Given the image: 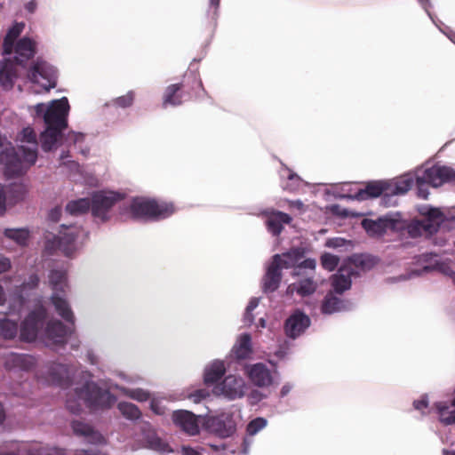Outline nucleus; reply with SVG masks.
<instances>
[{"instance_id": "f257e3e1", "label": "nucleus", "mask_w": 455, "mask_h": 455, "mask_svg": "<svg viewBox=\"0 0 455 455\" xmlns=\"http://www.w3.org/2000/svg\"><path fill=\"white\" fill-rule=\"evenodd\" d=\"M115 400L108 390L102 389L93 382H86L68 394L66 406L71 413L79 414L83 403L91 410H97L109 408Z\"/></svg>"}, {"instance_id": "f03ea898", "label": "nucleus", "mask_w": 455, "mask_h": 455, "mask_svg": "<svg viewBox=\"0 0 455 455\" xmlns=\"http://www.w3.org/2000/svg\"><path fill=\"white\" fill-rule=\"evenodd\" d=\"M69 104L67 98L53 100L44 115L45 130L40 134L42 149L45 152L52 150L60 139L62 132L68 126V113Z\"/></svg>"}, {"instance_id": "7ed1b4c3", "label": "nucleus", "mask_w": 455, "mask_h": 455, "mask_svg": "<svg viewBox=\"0 0 455 455\" xmlns=\"http://www.w3.org/2000/svg\"><path fill=\"white\" fill-rule=\"evenodd\" d=\"M419 212L422 219L412 220L407 227L410 236L413 238L423 235L427 237L439 230L450 229V224L454 221L453 217L446 218L437 208L421 206Z\"/></svg>"}, {"instance_id": "20e7f679", "label": "nucleus", "mask_w": 455, "mask_h": 455, "mask_svg": "<svg viewBox=\"0 0 455 455\" xmlns=\"http://www.w3.org/2000/svg\"><path fill=\"white\" fill-rule=\"evenodd\" d=\"M130 212L134 219L159 220L172 216L175 212V206L170 202L135 197L130 204Z\"/></svg>"}, {"instance_id": "39448f33", "label": "nucleus", "mask_w": 455, "mask_h": 455, "mask_svg": "<svg viewBox=\"0 0 455 455\" xmlns=\"http://www.w3.org/2000/svg\"><path fill=\"white\" fill-rule=\"evenodd\" d=\"M58 235H52L46 237L44 242V252L45 254L52 256L60 251L64 256L71 258L74 256L77 250L76 240L83 233L81 227L70 226L64 227Z\"/></svg>"}, {"instance_id": "423d86ee", "label": "nucleus", "mask_w": 455, "mask_h": 455, "mask_svg": "<svg viewBox=\"0 0 455 455\" xmlns=\"http://www.w3.org/2000/svg\"><path fill=\"white\" fill-rule=\"evenodd\" d=\"M36 159L37 152L35 149L20 146L17 150L13 148L9 152L4 160H0V164H4V175L11 179L24 175Z\"/></svg>"}, {"instance_id": "0eeeda50", "label": "nucleus", "mask_w": 455, "mask_h": 455, "mask_svg": "<svg viewBox=\"0 0 455 455\" xmlns=\"http://www.w3.org/2000/svg\"><path fill=\"white\" fill-rule=\"evenodd\" d=\"M28 79L42 86L45 91L55 88L58 81V70L42 58L34 60L27 71Z\"/></svg>"}, {"instance_id": "6e6552de", "label": "nucleus", "mask_w": 455, "mask_h": 455, "mask_svg": "<svg viewBox=\"0 0 455 455\" xmlns=\"http://www.w3.org/2000/svg\"><path fill=\"white\" fill-rule=\"evenodd\" d=\"M124 196L114 191H98L95 192L91 201V210L94 217L100 219L102 221L109 220V212L112 207L118 202L122 201Z\"/></svg>"}, {"instance_id": "1a4fd4ad", "label": "nucleus", "mask_w": 455, "mask_h": 455, "mask_svg": "<svg viewBox=\"0 0 455 455\" xmlns=\"http://www.w3.org/2000/svg\"><path fill=\"white\" fill-rule=\"evenodd\" d=\"M47 318V310L40 306L32 310L20 324V339L23 341H34Z\"/></svg>"}, {"instance_id": "9d476101", "label": "nucleus", "mask_w": 455, "mask_h": 455, "mask_svg": "<svg viewBox=\"0 0 455 455\" xmlns=\"http://www.w3.org/2000/svg\"><path fill=\"white\" fill-rule=\"evenodd\" d=\"M305 249L302 247H293L288 251L279 254L281 256L280 267L283 268H315V260L313 259H306Z\"/></svg>"}, {"instance_id": "9b49d317", "label": "nucleus", "mask_w": 455, "mask_h": 455, "mask_svg": "<svg viewBox=\"0 0 455 455\" xmlns=\"http://www.w3.org/2000/svg\"><path fill=\"white\" fill-rule=\"evenodd\" d=\"M244 380L235 375L225 377L223 381L213 387L216 395H224L229 400L240 398L244 395Z\"/></svg>"}, {"instance_id": "f8f14e48", "label": "nucleus", "mask_w": 455, "mask_h": 455, "mask_svg": "<svg viewBox=\"0 0 455 455\" xmlns=\"http://www.w3.org/2000/svg\"><path fill=\"white\" fill-rule=\"evenodd\" d=\"M455 175L451 168L446 166L433 164L431 167H426L416 176L419 180L427 181L430 186L437 188L442 186Z\"/></svg>"}, {"instance_id": "ddd939ff", "label": "nucleus", "mask_w": 455, "mask_h": 455, "mask_svg": "<svg viewBox=\"0 0 455 455\" xmlns=\"http://www.w3.org/2000/svg\"><path fill=\"white\" fill-rule=\"evenodd\" d=\"M310 318L299 310L292 313L284 323V332L287 337L296 339L310 326Z\"/></svg>"}, {"instance_id": "4468645a", "label": "nucleus", "mask_w": 455, "mask_h": 455, "mask_svg": "<svg viewBox=\"0 0 455 455\" xmlns=\"http://www.w3.org/2000/svg\"><path fill=\"white\" fill-rule=\"evenodd\" d=\"M280 259L281 256L275 254L267 268V272L263 277V290L265 292H273L279 288L282 280Z\"/></svg>"}, {"instance_id": "2eb2a0df", "label": "nucleus", "mask_w": 455, "mask_h": 455, "mask_svg": "<svg viewBox=\"0 0 455 455\" xmlns=\"http://www.w3.org/2000/svg\"><path fill=\"white\" fill-rule=\"evenodd\" d=\"M209 428L218 436L226 438L235 431V422L230 414L222 413L208 420Z\"/></svg>"}, {"instance_id": "dca6fc26", "label": "nucleus", "mask_w": 455, "mask_h": 455, "mask_svg": "<svg viewBox=\"0 0 455 455\" xmlns=\"http://www.w3.org/2000/svg\"><path fill=\"white\" fill-rule=\"evenodd\" d=\"M16 53L14 62L22 67L36 53V43L29 37L24 36L20 39L13 46Z\"/></svg>"}, {"instance_id": "f3484780", "label": "nucleus", "mask_w": 455, "mask_h": 455, "mask_svg": "<svg viewBox=\"0 0 455 455\" xmlns=\"http://www.w3.org/2000/svg\"><path fill=\"white\" fill-rule=\"evenodd\" d=\"M172 420L176 426L189 435H196L199 433L198 419L188 411L180 410L173 411Z\"/></svg>"}, {"instance_id": "a211bd4d", "label": "nucleus", "mask_w": 455, "mask_h": 455, "mask_svg": "<svg viewBox=\"0 0 455 455\" xmlns=\"http://www.w3.org/2000/svg\"><path fill=\"white\" fill-rule=\"evenodd\" d=\"M48 380L54 385L67 387L71 384L68 367L59 363H51L47 366Z\"/></svg>"}, {"instance_id": "6ab92c4d", "label": "nucleus", "mask_w": 455, "mask_h": 455, "mask_svg": "<svg viewBox=\"0 0 455 455\" xmlns=\"http://www.w3.org/2000/svg\"><path fill=\"white\" fill-rule=\"evenodd\" d=\"M248 376L251 382L259 387L271 385L273 380L270 371L261 363L251 365L248 370Z\"/></svg>"}, {"instance_id": "aec40b11", "label": "nucleus", "mask_w": 455, "mask_h": 455, "mask_svg": "<svg viewBox=\"0 0 455 455\" xmlns=\"http://www.w3.org/2000/svg\"><path fill=\"white\" fill-rule=\"evenodd\" d=\"M186 84L184 83L173 84L167 86L163 94V107L180 106L183 102Z\"/></svg>"}, {"instance_id": "412c9836", "label": "nucleus", "mask_w": 455, "mask_h": 455, "mask_svg": "<svg viewBox=\"0 0 455 455\" xmlns=\"http://www.w3.org/2000/svg\"><path fill=\"white\" fill-rule=\"evenodd\" d=\"M68 334V327L60 320L49 321L45 327V336L55 344H64Z\"/></svg>"}, {"instance_id": "4be33fe9", "label": "nucleus", "mask_w": 455, "mask_h": 455, "mask_svg": "<svg viewBox=\"0 0 455 455\" xmlns=\"http://www.w3.org/2000/svg\"><path fill=\"white\" fill-rule=\"evenodd\" d=\"M414 182L415 177L410 173L387 181V194L389 196L404 195L412 188Z\"/></svg>"}, {"instance_id": "5701e85b", "label": "nucleus", "mask_w": 455, "mask_h": 455, "mask_svg": "<svg viewBox=\"0 0 455 455\" xmlns=\"http://www.w3.org/2000/svg\"><path fill=\"white\" fill-rule=\"evenodd\" d=\"M291 221V217L289 214L277 211L267 216L266 225L273 235H279L283 229V224H289Z\"/></svg>"}, {"instance_id": "b1692460", "label": "nucleus", "mask_w": 455, "mask_h": 455, "mask_svg": "<svg viewBox=\"0 0 455 455\" xmlns=\"http://www.w3.org/2000/svg\"><path fill=\"white\" fill-rule=\"evenodd\" d=\"M72 428L76 435L84 436L89 443H105L104 436L100 433L93 430V428L88 424H85L78 420H75L72 422Z\"/></svg>"}, {"instance_id": "393cba45", "label": "nucleus", "mask_w": 455, "mask_h": 455, "mask_svg": "<svg viewBox=\"0 0 455 455\" xmlns=\"http://www.w3.org/2000/svg\"><path fill=\"white\" fill-rule=\"evenodd\" d=\"M381 195L389 196L387 194V181H373L368 183L364 189L358 191L356 197L364 200L369 197H378Z\"/></svg>"}, {"instance_id": "a878e982", "label": "nucleus", "mask_w": 455, "mask_h": 455, "mask_svg": "<svg viewBox=\"0 0 455 455\" xmlns=\"http://www.w3.org/2000/svg\"><path fill=\"white\" fill-rule=\"evenodd\" d=\"M25 24L23 22H15L7 31L3 42V55H10L13 52V46L17 38L20 36Z\"/></svg>"}, {"instance_id": "bb28decb", "label": "nucleus", "mask_w": 455, "mask_h": 455, "mask_svg": "<svg viewBox=\"0 0 455 455\" xmlns=\"http://www.w3.org/2000/svg\"><path fill=\"white\" fill-rule=\"evenodd\" d=\"M51 300L58 315L61 316L67 323L74 324L75 315L70 308L68 302L56 292L52 295Z\"/></svg>"}, {"instance_id": "cd10ccee", "label": "nucleus", "mask_w": 455, "mask_h": 455, "mask_svg": "<svg viewBox=\"0 0 455 455\" xmlns=\"http://www.w3.org/2000/svg\"><path fill=\"white\" fill-rule=\"evenodd\" d=\"M346 309H347V303L340 298L335 296L331 291L326 294L321 306L322 313L328 315Z\"/></svg>"}, {"instance_id": "c85d7f7f", "label": "nucleus", "mask_w": 455, "mask_h": 455, "mask_svg": "<svg viewBox=\"0 0 455 455\" xmlns=\"http://www.w3.org/2000/svg\"><path fill=\"white\" fill-rule=\"evenodd\" d=\"M435 408L439 415L440 421L444 425L455 423V397L451 398L449 403L438 402Z\"/></svg>"}, {"instance_id": "c756f323", "label": "nucleus", "mask_w": 455, "mask_h": 455, "mask_svg": "<svg viewBox=\"0 0 455 455\" xmlns=\"http://www.w3.org/2000/svg\"><path fill=\"white\" fill-rule=\"evenodd\" d=\"M353 272L349 269L339 268L338 273L332 276L331 285L335 292L342 294L351 287V275Z\"/></svg>"}, {"instance_id": "7c9ffc66", "label": "nucleus", "mask_w": 455, "mask_h": 455, "mask_svg": "<svg viewBox=\"0 0 455 455\" xmlns=\"http://www.w3.org/2000/svg\"><path fill=\"white\" fill-rule=\"evenodd\" d=\"M16 76L15 63L10 60H4L0 66V84L4 87L12 88Z\"/></svg>"}, {"instance_id": "2f4dec72", "label": "nucleus", "mask_w": 455, "mask_h": 455, "mask_svg": "<svg viewBox=\"0 0 455 455\" xmlns=\"http://www.w3.org/2000/svg\"><path fill=\"white\" fill-rule=\"evenodd\" d=\"M316 283L312 278H304L298 283H291L288 286V291L296 292L301 297L313 294L316 290Z\"/></svg>"}, {"instance_id": "473e14b6", "label": "nucleus", "mask_w": 455, "mask_h": 455, "mask_svg": "<svg viewBox=\"0 0 455 455\" xmlns=\"http://www.w3.org/2000/svg\"><path fill=\"white\" fill-rule=\"evenodd\" d=\"M226 368L223 362L216 361L212 363L204 372V382L207 385L214 384L219 381L225 374Z\"/></svg>"}, {"instance_id": "72a5a7b5", "label": "nucleus", "mask_w": 455, "mask_h": 455, "mask_svg": "<svg viewBox=\"0 0 455 455\" xmlns=\"http://www.w3.org/2000/svg\"><path fill=\"white\" fill-rule=\"evenodd\" d=\"M251 339L248 333L242 334L233 352L237 359H246L251 353Z\"/></svg>"}, {"instance_id": "f704fd0d", "label": "nucleus", "mask_w": 455, "mask_h": 455, "mask_svg": "<svg viewBox=\"0 0 455 455\" xmlns=\"http://www.w3.org/2000/svg\"><path fill=\"white\" fill-rule=\"evenodd\" d=\"M19 330L18 320H11L4 315L0 318V336L4 339H12Z\"/></svg>"}, {"instance_id": "c9c22d12", "label": "nucleus", "mask_w": 455, "mask_h": 455, "mask_svg": "<svg viewBox=\"0 0 455 455\" xmlns=\"http://www.w3.org/2000/svg\"><path fill=\"white\" fill-rule=\"evenodd\" d=\"M91 209V201L89 198H80L70 201L67 204L65 210L72 216H79L89 212Z\"/></svg>"}, {"instance_id": "e433bc0d", "label": "nucleus", "mask_w": 455, "mask_h": 455, "mask_svg": "<svg viewBox=\"0 0 455 455\" xmlns=\"http://www.w3.org/2000/svg\"><path fill=\"white\" fill-rule=\"evenodd\" d=\"M4 235L20 246L25 247L28 244L29 230L28 228H5Z\"/></svg>"}, {"instance_id": "4c0bfd02", "label": "nucleus", "mask_w": 455, "mask_h": 455, "mask_svg": "<svg viewBox=\"0 0 455 455\" xmlns=\"http://www.w3.org/2000/svg\"><path fill=\"white\" fill-rule=\"evenodd\" d=\"M362 226L367 233L379 235L386 232L387 228L389 226V221L382 219L377 220L364 219L362 221Z\"/></svg>"}, {"instance_id": "58836bf2", "label": "nucleus", "mask_w": 455, "mask_h": 455, "mask_svg": "<svg viewBox=\"0 0 455 455\" xmlns=\"http://www.w3.org/2000/svg\"><path fill=\"white\" fill-rule=\"evenodd\" d=\"M49 282L54 292H65L67 274L65 271L53 269L50 272Z\"/></svg>"}, {"instance_id": "ea45409f", "label": "nucleus", "mask_w": 455, "mask_h": 455, "mask_svg": "<svg viewBox=\"0 0 455 455\" xmlns=\"http://www.w3.org/2000/svg\"><path fill=\"white\" fill-rule=\"evenodd\" d=\"M27 193L28 188L23 183H13L10 186L8 190L9 199L13 204L23 200Z\"/></svg>"}, {"instance_id": "a19ab883", "label": "nucleus", "mask_w": 455, "mask_h": 455, "mask_svg": "<svg viewBox=\"0 0 455 455\" xmlns=\"http://www.w3.org/2000/svg\"><path fill=\"white\" fill-rule=\"evenodd\" d=\"M118 409L129 419H138L141 416L140 409L131 403L121 402L118 403Z\"/></svg>"}, {"instance_id": "79ce46f5", "label": "nucleus", "mask_w": 455, "mask_h": 455, "mask_svg": "<svg viewBox=\"0 0 455 455\" xmlns=\"http://www.w3.org/2000/svg\"><path fill=\"white\" fill-rule=\"evenodd\" d=\"M21 138L20 140L22 142H28L31 144L30 147H28V148H33L37 152V140H36V134L33 128L31 127H26L21 132Z\"/></svg>"}, {"instance_id": "37998d69", "label": "nucleus", "mask_w": 455, "mask_h": 455, "mask_svg": "<svg viewBox=\"0 0 455 455\" xmlns=\"http://www.w3.org/2000/svg\"><path fill=\"white\" fill-rule=\"evenodd\" d=\"M339 262V258L331 253H323L321 257V264L323 267L329 271L334 270L338 267Z\"/></svg>"}, {"instance_id": "c03bdc74", "label": "nucleus", "mask_w": 455, "mask_h": 455, "mask_svg": "<svg viewBox=\"0 0 455 455\" xmlns=\"http://www.w3.org/2000/svg\"><path fill=\"white\" fill-rule=\"evenodd\" d=\"M267 426V420L263 418H256L247 425L246 432L250 435H256Z\"/></svg>"}, {"instance_id": "a18cd8bd", "label": "nucleus", "mask_w": 455, "mask_h": 455, "mask_svg": "<svg viewBox=\"0 0 455 455\" xmlns=\"http://www.w3.org/2000/svg\"><path fill=\"white\" fill-rule=\"evenodd\" d=\"M12 362L26 371L34 365V358L28 355H13Z\"/></svg>"}, {"instance_id": "49530a36", "label": "nucleus", "mask_w": 455, "mask_h": 455, "mask_svg": "<svg viewBox=\"0 0 455 455\" xmlns=\"http://www.w3.org/2000/svg\"><path fill=\"white\" fill-rule=\"evenodd\" d=\"M135 94L132 91L128 92L125 95L116 98L114 102L117 107L128 108L133 104Z\"/></svg>"}, {"instance_id": "de8ad7c7", "label": "nucleus", "mask_w": 455, "mask_h": 455, "mask_svg": "<svg viewBox=\"0 0 455 455\" xmlns=\"http://www.w3.org/2000/svg\"><path fill=\"white\" fill-rule=\"evenodd\" d=\"M125 395L139 402H145L149 399V394L141 388L128 389Z\"/></svg>"}, {"instance_id": "09e8293b", "label": "nucleus", "mask_w": 455, "mask_h": 455, "mask_svg": "<svg viewBox=\"0 0 455 455\" xmlns=\"http://www.w3.org/2000/svg\"><path fill=\"white\" fill-rule=\"evenodd\" d=\"M429 402L427 395H422L419 399L413 402V408L421 412L422 415H426L427 412L426 410L428 408Z\"/></svg>"}, {"instance_id": "8fccbe9b", "label": "nucleus", "mask_w": 455, "mask_h": 455, "mask_svg": "<svg viewBox=\"0 0 455 455\" xmlns=\"http://www.w3.org/2000/svg\"><path fill=\"white\" fill-rule=\"evenodd\" d=\"M415 183L417 186L418 196L422 199H427L429 194L427 186L429 184L427 181L419 180V178L418 176L415 177Z\"/></svg>"}, {"instance_id": "3c124183", "label": "nucleus", "mask_w": 455, "mask_h": 455, "mask_svg": "<svg viewBox=\"0 0 455 455\" xmlns=\"http://www.w3.org/2000/svg\"><path fill=\"white\" fill-rule=\"evenodd\" d=\"M13 148L11 143L0 134V160H4L8 156V153Z\"/></svg>"}, {"instance_id": "603ef678", "label": "nucleus", "mask_w": 455, "mask_h": 455, "mask_svg": "<svg viewBox=\"0 0 455 455\" xmlns=\"http://www.w3.org/2000/svg\"><path fill=\"white\" fill-rule=\"evenodd\" d=\"M299 184L300 180L299 176L296 174H290L289 182L284 186V189L289 191H294L299 187Z\"/></svg>"}, {"instance_id": "864d4df0", "label": "nucleus", "mask_w": 455, "mask_h": 455, "mask_svg": "<svg viewBox=\"0 0 455 455\" xmlns=\"http://www.w3.org/2000/svg\"><path fill=\"white\" fill-rule=\"evenodd\" d=\"M11 268V259L4 255H0V275L8 272Z\"/></svg>"}, {"instance_id": "5fc2aeb1", "label": "nucleus", "mask_w": 455, "mask_h": 455, "mask_svg": "<svg viewBox=\"0 0 455 455\" xmlns=\"http://www.w3.org/2000/svg\"><path fill=\"white\" fill-rule=\"evenodd\" d=\"M209 395L208 391L204 389L196 390L195 393L191 394L190 398L195 403H200L203 399L206 398Z\"/></svg>"}, {"instance_id": "6e6d98bb", "label": "nucleus", "mask_w": 455, "mask_h": 455, "mask_svg": "<svg viewBox=\"0 0 455 455\" xmlns=\"http://www.w3.org/2000/svg\"><path fill=\"white\" fill-rule=\"evenodd\" d=\"M6 210V196L3 186L0 184V215H4Z\"/></svg>"}, {"instance_id": "4d7b16f0", "label": "nucleus", "mask_w": 455, "mask_h": 455, "mask_svg": "<svg viewBox=\"0 0 455 455\" xmlns=\"http://www.w3.org/2000/svg\"><path fill=\"white\" fill-rule=\"evenodd\" d=\"M68 140H72L74 143L82 142L84 140V134L80 132H71L68 134Z\"/></svg>"}, {"instance_id": "13d9d810", "label": "nucleus", "mask_w": 455, "mask_h": 455, "mask_svg": "<svg viewBox=\"0 0 455 455\" xmlns=\"http://www.w3.org/2000/svg\"><path fill=\"white\" fill-rule=\"evenodd\" d=\"M253 311H249V309L245 308V312L243 315V323L245 325H251L254 321V315L252 314Z\"/></svg>"}, {"instance_id": "bf43d9fd", "label": "nucleus", "mask_w": 455, "mask_h": 455, "mask_svg": "<svg viewBox=\"0 0 455 455\" xmlns=\"http://www.w3.org/2000/svg\"><path fill=\"white\" fill-rule=\"evenodd\" d=\"M60 215L61 209L60 207H55L50 212L49 217L52 221L57 222L60 220Z\"/></svg>"}, {"instance_id": "052dcab7", "label": "nucleus", "mask_w": 455, "mask_h": 455, "mask_svg": "<svg viewBox=\"0 0 455 455\" xmlns=\"http://www.w3.org/2000/svg\"><path fill=\"white\" fill-rule=\"evenodd\" d=\"M440 30L447 36V37L453 43H455V33L452 29H451L448 27H445L444 28H440Z\"/></svg>"}, {"instance_id": "680f3d73", "label": "nucleus", "mask_w": 455, "mask_h": 455, "mask_svg": "<svg viewBox=\"0 0 455 455\" xmlns=\"http://www.w3.org/2000/svg\"><path fill=\"white\" fill-rule=\"evenodd\" d=\"M37 8V4L35 0L30 1L25 4V9L29 13H34Z\"/></svg>"}, {"instance_id": "e2e57ef3", "label": "nucleus", "mask_w": 455, "mask_h": 455, "mask_svg": "<svg viewBox=\"0 0 455 455\" xmlns=\"http://www.w3.org/2000/svg\"><path fill=\"white\" fill-rule=\"evenodd\" d=\"M181 451L182 455H200L196 450L187 446H183Z\"/></svg>"}, {"instance_id": "0e129e2a", "label": "nucleus", "mask_w": 455, "mask_h": 455, "mask_svg": "<svg viewBox=\"0 0 455 455\" xmlns=\"http://www.w3.org/2000/svg\"><path fill=\"white\" fill-rule=\"evenodd\" d=\"M259 305V299L258 298H251L246 307L249 311H253Z\"/></svg>"}, {"instance_id": "69168bd1", "label": "nucleus", "mask_w": 455, "mask_h": 455, "mask_svg": "<svg viewBox=\"0 0 455 455\" xmlns=\"http://www.w3.org/2000/svg\"><path fill=\"white\" fill-rule=\"evenodd\" d=\"M76 455H107L101 451H93L92 450H82Z\"/></svg>"}, {"instance_id": "338daca9", "label": "nucleus", "mask_w": 455, "mask_h": 455, "mask_svg": "<svg viewBox=\"0 0 455 455\" xmlns=\"http://www.w3.org/2000/svg\"><path fill=\"white\" fill-rule=\"evenodd\" d=\"M289 206H290V208H296L298 210H302L304 207V204L301 201L296 200V201H290Z\"/></svg>"}, {"instance_id": "774afa93", "label": "nucleus", "mask_w": 455, "mask_h": 455, "mask_svg": "<svg viewBox=\"0 0 455 455\" xmlns=\"http://www.w3.org/2000/svg\"><path fill=\"white\" fill-rule=\"evenodd\" d=\"M194 82L196 83V88L204 91L202 81L197 77L196 75H193Z\"/></svg>"}]
</instances>
